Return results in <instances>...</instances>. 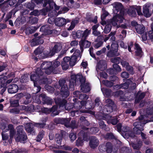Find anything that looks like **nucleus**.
<instances>
[{
	"label": "nucleus",
	"instance_id": "nucleus-1",
	"mask_svg": "<svg viewBox=\"0 0 153 153\" xmlns=\"http://www.w3.org/2000/svg\"><path fill=\"white\" fill-rule=\"evenodd\" d=\"M23 126H19L17 127V133L15 140L17 141L24 143L25 141L27 139V137L25 133L23 131Z\"/></svg>",
	"mask_w": 153,
	"mask_h": 153
},
{
	"label": "nucleus",
	"instance_id": "nucleus-2",
	"mask_svg": "<svg viewBox=\"0 0 153 153\" xmlns=\"http://www.w3.org/2000/svg\"><path fill=\"white\" fill-rule=\"evenodd\" d=\"M43 74V72H42L39 68H37V71L34 74H32L30 76V79L32 81L34 82L38 81L40 79V76H42ZM34 83V89H36L37 91L36 93H37L41 89V87L40 86H37L36 85V83L35 82Z\"/></svg>",
	"mask_w": 153,
	"mask_h": 153
},
{
	"label": "nucleus",
	"instance_id": "nucleus-3",
	"mask_svg": "<svg viewBox=\"0 0 153 153\" xmlns=\"http://www.w3.org/2000/svg\"><path fill=\"white\" fill-rule=\"evenodd\" d=\"M71 79L70 82V87L71 88V90H74V85L76 82H84L85 81V78L82 79V75L81 74L73 75L71 76Z\"/></svg>",
	"mask_w": 153,
	"mask_h": 153
},
{
	"label": "nucleus",
	"instance_id": "nucleus-4",
	"mask_svg": "<svg viewBox=\"0 0 153 153\" xmlns=\"http://www.w3.org/2000/svg\"><path fill=\"white\" fill-rule=\"evenodd\" d=\"M59 84L61 87V94L64 97H66L69 95L68 91V88L65 80H60L59 81Z\"/></svg>",
	"mask_w": 153,
	"mask_h": 153
},
{
	"label": "nucleus",
	"instance_id": "nucleus-5",
	"mask_svg": "<svg viewBox=\"0 0 153 153\" xmlns=\"http://www.w3.org/2000/svg\"><path fill=\"white\" fill-rule=\"evenodd\" d=\"M55 102L56 103L59 104V107L62 109H65L66 110H69L73 107L74 105L72 104L67 103L65 100H63L59 102V100H58V99H55Z\"/></svg>",
	"mask_w": 153,
	"mask_h": 153
},
{
	"label": "nucleus",
	"instance_id": "nucleus-6",
	"mask_svg": "<svg viewBox=\"0 0 153 153\" xmlns=\"http://www.w3.org/2000/svg\"><path fill=\"white\" fill-rule=\"evenodd\" d=\"M52 63L50 62H44L41 64V68L42 70H45V72L48 74H49L52 72L55 73L52 70Z\"/></svg>",
	"mask_w": 153,
	"mask_h": 153
},
{
	"label": "nucleus",
	"instance_id": "nucleus-7",
	"mask_svg": "<svg viewBox=\"0 0 153 153\" xmlns=\"http://www.w3.org/2000/svg\"><path fill=\"white\" fill-rule=\"evenodd\" d=\"M123 16L117 15L113 17L111 20V23L113 26L118 28L120 27V24L123 22Z\"/></svg>",
	"mask_w": 153,
	"mask_h": 153
},
{
	"label": "nucleus",
	"instance_id": "nucleus-8",
	"mask_svg": "<svg viewBox=\"0 0 153 153\" xmlns=\"http://www.w3.org/2000/svg\"><path fill=\"white\" fill-rule=\"evenodd\" d=\"M143 115H141L138 118V120L139 121H136L134 123L133 126H134V127L133 128V130L135 132L137 131V129L140 130V128L141 127H143L142 125H144L146 123L149 122V121H146V122H145L143 120Z\"/></svg>",
	"mask_w": 153,
	"mask_h": 153
},
{
	"label": "nucleus",
	"instance_id": "nucleus-9",
	"mask_svg": "<svg viewBox=\"0 0 153 153\" xmlns=\"http://www.w3.org/2000/svg\"><path fill=\"white\" fill-rule=\"evenodd\" d=\"M135 10L137 11L138 15H143V14L141 12V8L140 6H135L131 7L129 10L128 13L132 16H134L136 15Z\"/></svg>",
	"mask_w": 153,
	"mask_h": 153
},
{
	"label": "nucleus",
	"instance_id": "nucleus-10",
	"mask_svg": "<svg viewBox=\"0 0 153 153\" xmlns=\"http://www.w3.org/2000/svg\"><path fill=\"white\" fill-rule=\"evenodd\" d=\"M59 120L61 123L64 124L67 127H71L73 128L76 127L75 121L74 120L71 121V124L69 123V120L68 119L62 118L60 119Z\"/></svg>",
	"mask_w": 153,
	"mask_h": 153
},
{
	"label": "nucleus",
	"instance_id": "nucleus-11",
	"mask_svg": "<svg viewBox=\"0 0 153 153\" xmlns=\"http://www.w3.org/2000/svg\"><path fill=\"white\" fill-rule=\"evenodd\" d=\"M91 30L86 29L84 31L78 30L76 33V36L78 38L82 37V39H85L88 35L90 33Z\"/></svg>",
	"mask_w": 153,
	"mask_h": 153
},
{
	"label": "nucleus",
	"instance_id": "nucleus-12",
	"mask_svg": "<svg viewBox=\"0 0 153 153\" xmlns=\"http://www.w3.org/2000/svg\"><path fill=\"white\" fill-rule=\"evenodd\" d=\"M106 102L108 104L105 106L107 112L111 113L113 110L114 108L115 107V105L113 102L110 99H108L106 100Z\"/></svg>",
	"mask_w": 153,
	"mask_h": 153
},
{
	"label": "nucleus",
	"instance_id": "nucleus-13",
	"mask_svg": "<svg viewBox=\"0 0 153 153\" xmlns=\"http://www.w3.org/2000/svg\"><path fill=\"white\" fill-rule=\"evenodd\" d=\"M99 142L98 140L94 137H91L89 141V146L92 148H94L97 147L99 145Z\"/></svg>",
	"mask_w": 153,
	"mask_h": 153
},
{
	"label": "nucleus",
	"instance_id": "nucleus-14",
	"mask_svg": "<svg viewBox=\"0 0 153 153\" xmlns=\"http://www.w3.org/2000/svg\"><path fill=\"white\" fill-rule=\"evenodd\" d=\"M42 36L40 37L39 36L33 39L30 42V45L32 46H34L39 44H41L43 43V40L40 39L42 37Z\"/></svg>",
	"mask_w": 153,
	"mask_h": 153
},
{
	"label": "nucleus",
	"instance_id": "nucleus-15",
	"mask_svg": "<svg viewBox=\"0 0 153 153\" xmlns=\"http://www.w3.org/2000/svg\"><path fill=\"white\" fill-rule=\"evenodd\" d=\"M69 60V57L67 56L64 58L61 64V65L63 70H65L68 68Z\"/></svg>",
	"mask_w": 153,
	"mask_h": 153
},
{
	"label": "nucleus",
	"instance_id": "nucleus-16",
	"mask_svg": "<svg viewBox=\"0 0 153 153\" xmlns=\"http://www.w3.org/2000/svg\"><path fill=\"white\" fill-rule=\"evenodd\" d=\"M149 4H146L143 6V12L144 16L146 17H150L151 15V13L149 11Z\"/></svg>",
	"mask_w": 153,
	"mask_h": 153
},
{
	"label": "nucleus",
	"instance_id": "nucleus-17",
	"mask_svg": "<svg viewBox=\"0 0 153 153\" xmlns=\"http://www.w3.org/2000/svg\"><path fill=\"white\" fill-rule=\"evenodd\" d=\"M55 25L58 26H61L66 23V20L62 18H57L54 20Z\"/></svg>",
	"mask_w": 153,
	"mask_h": 153
},
{
	"label": "nucleus",
	"instance_id": "nucleus-18",
	"mask_svg": "<svg viewBox=\"0 0 153 153\" xmlns=\"http://www.w3.org/2000/svg\"><path fill=\"white\" fill-rule=\"evenodd\" d=\"M61 46L59 45H55L49 53L47 54V56H52L56 53L59 51L61 49Z\"/></svg>",
	"mask_w": 153,
	"mask_h": 153
},
{
	"label": "nucleus",
	"instance_id": "nucleus-19",
	"mask_svg": "<svg viewBox=\"0 0 153 153\" xmlns=\"http://www.w3.org/2000/svg\"><path fill=\"white\" fill-rule=\"evenodd\" d=\"M18 86L16 84H13L9 86L8 91L9 93L14 94L16 93L18 91Z\"/></svg>",
	"mask_w": 153,
	"mask_h": 153
},
{
	"label": "nucleus",
	"instance_id": "nucleus-20",
	"mask_svg": "<svg viewBox=\"0 0 153 153\" xmlns=\"http://www.w3.org/2000/svg\"><path fill=\"white\" fill-rule=\"evenodd\" d=\"M131 82V80H127V82L123 84H121L120 85H116L114 86V87L115 88L117 89H119L121 88L127 89L128 88L129 86L128 83H130Z\"/></svg>",
	"mask_w": 153,
	"mask_h": 153
},
{
	"label": "nucleus",
	"instance_id": "nucleus-21",
	"mask_svg": "<svg viewBox=\"0 0 153 153\" xmlns=\"http://www.w3.org/2000/svg\"><path fill=\"white\" fill-rule=\"evenodd\" d=\"M106 63L105 61L102 60L98 63L97 67L98 69L103 71L106 68Z\"/></svg>",
	"mask_w": 153,
	"mask_h": 153
},
{
	"label": "nucleus",
	"instance_id": "nucleus-22",
	"mask_svg": "<svg viewBox=\"0 0 153 153\" xmlns=\"http://www.w3.org/2000/svg\"><path fill=\"white\" fill-rule=\"evenodd\" d=\"M135 28L137 32L139 34H142L144 32L145 27L143 25H137Z\"/></svg>",
	"mask_w": 153,
	"mask_h": 153
},
{
	"label": "nucleus",
	"instance_id": "nucleus-23",
	"mask_svg": "<svg viewBox=\"0 0 153 153\" xmlns=\"http://www.w3.org/2000/svg\"><path fill=\"white\" fill-rule=\"evenodd\" d=\"M79 45L80 47H83L85 48L89 47L91 45V42L89 41L82 39L80 42Z\"/></svg>",
	"mask_w": 153,
	"mask_h": 153
},
{
	"label": "nucleus",
	"instance_id": "nucleus-24",
	"mask_svg": "<svg viewBox=\"0 0 153 153\" xmlns=\"http://www.w3.org/2000/svg\"><path fill=\"white\" fill-rule=\"evenodd\" d=\"M135 49L136 50L135 51L136 55L141 56L142 55V52L141 48L139 45L136 43L135 44Z\"/></svg>",
	"mask_w": 153,
	"mask_h": 153
},
{
	"label": "nucleus",
	"instance_id": "nucleus-25",
	"mask_svg": "<svg viewBox=\"0 0 153 153\" xmlns=\"http://www.w3.org/2000/svg\"><path fill=\"white\" fill-rule=\"evenodd\" d=\"M143 130L144 129L143 127H141L140 128V130L137 129V131H136L135 133L137 134H140L142 139H146L147 138L146 135L142 132V131H143Z\"/></svg>",
	"mask_w": 153,
	"mask_h": 153
},
{
	"label": "nucleus",
	"instance_id": "nucleus-26",
	"mask_svg": "<svg viewBox=\"0 0 153 153\" xmlns=\"http://www.w3.org/2000/svg\"><path fill=\"white\" fill-rule=\"evenodd\" d=\"M77 58L76 56H72L71 58L70 57L69 63L71 66H74L76 63Z\"/></svg>",
	"mask_w": 153,
	"mask_h": 153
},
{
	"label": "nucleus",
	"instance_id": "nucleus-27",
	"mask_svg": "<svg viewBox=\"0 0 153 153\" xmlns=\"http://www.w3.org/2000/svg\"><path fill=\"white\" fill-rule=\"evenodd\" d=\"M106 118L113 125H116L117 122V120L116 117L112 118L109 115L106 116Z\"/></svg>",
	"mask_w": 153,
	"mask_h": 153
},
{
	"label": "nucleus",
	"instance_id": "nucleus-28",
	"mask_svg": "<svg viewBox=\"0 0 153 153\" xmlns=\"http://www.w3.org/2000/svg\"><path fill=\"white\" fill-rule=\"evenodd\" d=\"M33 125L31 123L27 124L25 126L26 130L28 132H31L33 131Z\"/></svg>",
	"mask_w": 153,
	"mask_h": 153
},
{
	"label": "nucleus",
	"instance_id": "nucleus-29",
	"mask_svg": "<svg viewBox=\"0 0 153 153\" xmlns=\"http://www.w3.org/2000/svg\"><path fill=\"white\" fill-rule=\"evenodd\" d=\"M118 45L117 43L116 42L112 43L111 45V51H114V52H117L118 50Z\"/></svg>",
	"mask_w": 153,
	"mask_h": 153
},
{
	"label": "nucleus",
	"instance_id": "nucleus-30",
	"mask_svg": "<svg viewBox=\"0 0 153 153\" xmlns=\"http://www.w3.org/2000/svg\"><path fill=\"white\" fill-rule=\"evenodd\" d=\"M62 134H56V135L55 140L57 143L60 144L62 140Z\"/></svg>",
	"mask_w": 153,
	"mask_h": 153
},
{
	"label": "nucleus",
	"instance_id": "nucleus-31",
	"mask_svg": "<svg viewBox=\"0 0 153 153\" xmlns=\"http://www.w3.org/2000/svg\"><path fill=\"white\" fill-rule=\"evenodd\" d=\"M106 151L108 153H110L112 152V146L111 143L108 142L106 143L105 146Z\"/></svg>",
	"mask_w": 153,
	"mask_h": 153
},
{
	"label": "nucleus",
	"instance_id": "nucleus-32",
	"mask_svg": "<svg viewBox=\"0 0 153 153\" xmlns=\"http://www.w3.org/2000/svg\"><path fill=\"white\" fill-rule=\"evenodd\" d=\"M85 140V139L84 138L82 139L81 137H79L76 141V145L77 146H82L83 145L84 143L83 140Z\"/></svg>",
	"mask_w": 153,
	"mask_h": 153
},
{
	"label": "nucleus",
	"instance_id": "nucleus-33",
	"mask_svg": "<svg viewBox=\"0 0 153 153\" xmlns=\"http://www.w3.org/2000/svg\"><path fill=\"white\" fill-rule=\"evenodd\" d=\"M48 27L49 26L48 25H45L42 27L40 30L42 32L48 33L49 32H51V31L49 30V27Z\"/></svg>",
	"mask_w": 153,
	"mask_h": 153
},
{
	"label": "nucleus",
	"instance_id": "nucleus-34",
	"mask_svg": "<svg viewBox=\"0 0 153 153\" xmlns=\"http://www.w3.org/2000/svg\"><path fill=\"white\" fill-rule=\"evenodd\" d=\"M57 107L56 106H53L50 110L49 109L47 108H44V110L45 111V112L46 113H49V111L52 112L53 113H54L57 110Z\"/></svg>",
	"mask_w": 153,
	"mask_h": 153
},
{
	"label": "nucleus",
	"instance_id": "nucleus-35",
	"mask_svg": "<svg viewBox=\"0 0 153 153\" xmlns=\"http://www.w3.org/2000/svg\"><path fill=\"white\" fill-rule=\"evenodd\" d=\"M142 145V142L140 141L137 143H133L132 144V146L134 149L138 150L141 147Z\"/></svg>",
	"mask_w": 153,
	"mask_h": 153
},
{
	"label": "nucleus",
	"instance_id": "nucleus-36",
	"mask_svg": "<svg viewBox=\"0 0 153 153\" xmlns=\"http://www.w3.org/2000/svg\"><path fill=\"white\" fill-rule=\"evenodd\" d=\"M8 128L10 130V137L11 138H12L13 137L14 133V130L13 128V126L12 125H9L8 126Z\"/></svg>",
	"mask_w": 153,
	"mask_h": 153
},
{
	"label": "nucleus",
	"instance_id": "nucleus-37",
	"mask_svg": "<svg viewBox=\"0 0 153 153\" xmlns=\"http://www.w3.org/2000/svg\"><path fill=\"white\" fill-rule=\"evenodd\" d=\"M8 7V3L7 2H5L4 3L0 4V8L3 11H4L6 10Z\"/></svg>",
	"mask_w": 153,
	"mask_h": 153
},
{
	"label": "nucleus",
	"instance_id": "nucleus-38",
	"mask_svg": "<svg viewBox=\"0 0 153 153\" xmlns=\"http://www.w3.org/2000/svg\"><path fill=\"white\" fill-rule=\"evenodd\" d=\"M101 89L104 95L108 96L110 94L111 91L105 88H101Z\"/></svg>",
	"mask_w": 153,
	"mask_h": 153
},
{
	"label": "nucleus",
	"instance_id": "nucleus-39",
	"mask_svg": "<svg viewBox=\"0 0 153 153\" xmlns=\"http://www.w3.org/2000/svg\"><path fill=\"white\" fill-rule=\"evenodd\" d=\"M81 90L83 92H87L90 91V88L89 85L82 86L81 87Z\"/></svg>",
	"mask_w": 153,
	"mask_h": 153
},
{
	"label": "nucleus",
	"instance_id": "nucleus-40",
	"mask_svg": "<svg viewBox=\"0 0 153 153\" xmlns=\"http://www.w3.org/2000/svg\"><path fill=\"white\" fill-rule=\"evenodd\" d=\"M25 98L26 100H25L23 102L24 104L27 105L30 103L31 101V98L30 95L29 94H28L25 97Z\"/></svg>",
	"mask_w": 153,
	"mask_h": 153
},
{
	"label": "nucleus",
	"instance_id": "nucleus-41",
	"mask_svg": "<svg viewBox=\"0 0 153 153\" xmlns=\"http://www.w3.org/2000/svg\"><path fill=\"white\" fill-rule=\"evenodd\" d=\"M78 21L77 20L75 19L73 20L71 23L70 27L68 29L69 30H71L73 29L74 27L76 24L77 23Z\"/></svg>",
	"mask_w": 153,
	"mask_h": 153
},
{
	"label": "nucleus",
	"instance_id": "nucleus-42",
	"mask_svg": "<svg viewBox=\"0 0 153 153\" xmlns=\"http://www.w3.org/2000/svg\"><path fill=\"white\" fill-rule=\"evenodd\" d=\"M120 58L119 57H116L112 58L111 59V62L115 64H118L120 63Z\"/></svg>",
	"mask_w": 153,
	"mask_h": 153
},
{
	"label": "nucleus",
	"instance_id": "nucleus-43",
	"mask_svg": "<svg viewBox=\"0 0 153 153\" xmlns=\"http://www.w3.org/2000/svg\"><path fill=\"white\" fill-rule=\"evenodd\" d=\"M43 50V48L40 46L34 51V53L36 55L40 54L42 52Z\"/></svg>",
	"mask_w": 153,
	"mask_h": 153
},
{
	"label": "nucleus",
	"instance_id": "nucleus-44",
	"mask_svg": "<svg viewBox=\"0 0 153 153\" xmlns=\"http://www.w3.org/2000/svg\"><path fill=\"white\" fill-rule=\"evenodd\" d=\"M102 83L106 86L108 87H111L113 85V83L110 81L107 80H105L102 81Z\"/></svg>",
	"mask_w": 153,
	"mask_h": 153
},
{
	"label": "nucleus",
	"instance_id": "nucleus-45",
	"mask_svg": "<svg viewBox=\"0 0 153 153\" xmlns=\"http://www.w3.org/2000/svg\"><path fill=\"white\" fill-rule=\"evenodd\" d=\"M60 65V63L59 62L57 61V60L53 62L52 65V69H53V68H55L58 66H59ZM53 71V70H52Z\"/></svg>",
	"mask_w": 153,
	"mask_h": 153
},
{
	"label": "nucleus",
	"instance_id": "nucleus-46",
	"mask_svg": "<svg viewBox=\"0 0 153 153\" xmlns=\"http://www.w3.org/2000/svg\"><path fill=\"white\" fill-rule=\"evenodd\" d=\"M111 26L110 25H106L104 30V33H108L111 30Z\"/></svg>",
	"mask_w": 153,
	"mask_h": 153
},
{
	"label": "nucleus",
	"instance_id": "nucleus-47",
	"mask_svg": "<svg viewBox=\"0 0 153 153\" xmlns=\"http://www.w3.org/2000/svg\"><path fill=\"white\" fill-rule=\"evenodd\" d=\"M73 56H76L77 58L78 57H79L80 58L81 55L80 54V51L79 50H75Z\"/></svg>",
	"mask_w": 153,
	"mask_h": 153
},
{
	"label": "nucleus",
	"instance_id": "nucleus-48",
	"mask_svg": "<svg viewBox=\"0 0 153 153\" xmlns=\"http://www.w3.org/2000/svg\"><path fill=\"white\" fill-rule=\"evenodd\" d=\"M133 44L131 42H129L128 44V50L130 52H131L133 51Z\"/></svg>",
	"mask_w": 153,
	"mask_h": 153
},
{
	"label": "nucleus",
	"instance_id": "nucleus-49",
	"mask_svg": "<svg viewBox=\"0 0 153 153\" xmlns=\"http://www.w3.org/2000/svg\"><path fill=\"white\" fill-rule=\"evenodd\" d=\"M44 135V132H40L37 136V141H40L43 138Z\"/></svg>",
	"mask_w": 153,
	"mask_h": 153
},
{
	"label": "nucleus",
	"instance_id": "nucleus-50",
	"mask_svg": "<svg viewBox=\"0 0 153 153\" xmlns=\"http://www.w3.org/2000/svg\"><path fill=\"white\" fill-rule=\"evenodd\" d=\"M69 137L71 141H73L76 139V137L75 134L74 133H71L69 135Z\"/></svg>",
	"mask_w": 153,
	"mask_h": 153
},
{
	"label": "nucleus",
	"instance_id": "nucleus-51",
	"mask_svg": "<svg viewBox=\"0 0 153 153\" xmlns=\"http://www.w3.org/2000/svg\"><path fill=\"white\" fill-rule=\"evenodd\" d=\"M113 67L115 70L118 72H120L121 71V68L117 64L113 65Z\"/></svg>",
	"mask_w": 153,
	"mask_h": 153
},
{
	"label": "nucleus",
	"instance_id": "nucleus-52",
	"mask_svg": "<svg viewBox=\"0 0 153 153\" xmlns=\"http://www.w3.org/2000/svg\"><path fill=\"white\" fill-rule=\"evenodd\" d=\"M11 104V105L13 107H16L19 105L18 101L17 100H15L12 101Z\"/></svg>",
	"mask_w": 153,
	"mask_h": 153
},
{
	"label": "nucleus",
	"instance_id": "nucleus-53",
	"mask_svg": "<svg viewBox=\"0 0 153 153\" xmlns=\"http://www.w3.org/2000/svg\"><path fill=\"white\" fill-rule=\"evenodd\" d=\"M5 131L3 130V132L2 134V139L4 140H5L7 139L8 138V135L6 134L5 133Z\"/></svg>",
	"mask_w": 153,
	"mask_h": 153
},
{
	"label": "nucleus",
	"instance_id": "nucleus-54",
	"mask_svg": "<svg viewBox=\"0 0 153 153\" xmlns=\"http://www.w3.org/2000/svg\"><path fill=\"white\" fill-rule=\"evenodd\" d=\"M117 52H114L113 51H111V49L110 51L108 52L107 53V56L109 57L113 56L115 54V53Z\"/></svg>",
	"mask_w": 153,
	"mask_h": 153
},
{
	"label": "nucleus",
	"instance_id": "nucleus-55",
	"mask_svg": "<svg viewBox=\"0 0 153 153\" xmlns=\"http://www.w3.org/2000/svg\"><path fill=\"white\" fill-rule=\"evenodd\" d=\"M79 98L81 99L86 100L88 98V97L84 94H80Z\"/></svg>",
	"mask_w": 153,
	"mask_h": 153
},
{
	"label": "nucleus",
	"instance_id": "nucleus-56",
	"mask_svg": "<svg viewBox=\"0 0 153 153\" xmlns=\"http://www.w3.org/2000/svg\"><path fill=\"white\" fill-rule=\"evenodd\" d=\"M121 76L123 78H127L128 77V74L126 72H123L121 74Z\"/></svg>",
	"mask_w": 153,
	"mask_h": 153
},
{
	"label": "nucleus",
	"instance_id": "nucleus-57",
	"mask_svg": "<svg viewBox=\"0 0 153 153\" xmlns=\"http://www.w3.org/2000/svg\"><path fill=\"white\" fill-rule=\"evenodd\" d=\"M105 51L106 48H103L102 50L98 51L96 53V54L97 55H100L102 53H104Z\"/></svg>",
	"mask_w": 153,
	"mask_h": 153
},
{
	"label": "nucleus",
	"instance_id": "nucleus-58",
	"mask_svg": "<svg viewBox=\"0 0 153 153\" xmlns=\"http://www.w3.org/2000/svg\"><path fill=\"white\" fill-rule=\"evenodd\" d=\"M99 123L100 126L101 128H104L105 127V125L104 124V122L102 120H99Z\"/></svg>",
	"mask_w": 153,
	"mask_h": 153
},
{
	"label": "nucleus",
	"instance_id": "nucleus-59",
	"mask_svg": "<svg viewBox=\"0 0 153 153\" xmlns=\"http://www.w3.org/2000/svg\"><path fill=\"white\" fill-rule=\"evenodd\" d=\"M125 67L127 71H130L131 73L133 74L132 71L133 69L132 67L128 65V66H126Z\"/></svg>",
	"mask_w": 153,
	"mask_h": 153
},
{
	"label": "nucleus",
	"instance_id": "nucleus-60",
	"mask_svg": "<svg viewBox=\"0 0 153 153\" xmlns=\"http://www.w3.org/2000/svg\"><path fill=\"white\" fill-rule=\"evenodd\" d=\"M149 36L152 41H153V30L149 32Z\"/></svg>",
	"mask_w": 153,
	"mask_h": 153
},
{
	"label": "nucleus",
	"instance_id": "nucleus-61",
	"mask_svg": "<svg viewBox=\"0 0 153 153\" xmlns=\"http://www.w3.org/2000/svg\"><path fill=\"white\" fill-rule=\"evenodd\" d=\"M34 4L33 3L29 4L28 5V8L30 10H32L34 9Z\"/></svg>",
	"mask_w": 153,
	"mask_h": 153
},
{
	"label": "nucleus",
	"instance_id": "nucleus-62",
	"mask_svg": "<svg viewBox=\"0 0 153 153\" xmlns=\"http://www.w3.org/2000/svg\"><path fill=\"white\" fill-rule=\"evenodd\" d=\"M78 44V42L76 40L72 41L70 43L71 46H76Z\"/></svg>",
	"mask_w": 153,
	"mask_h": 153
},
{
	"label": "nucleus",
	"instance_id": "nucleus-63",
	"mask_svg": "<svg viewBox=\"0 0 153 153\" xmlns=\"http://www.w3.org/2000/svg\"><path fill=\"white\" fill-rule=\"evenodd\" d=\"M108 13L107 12H105L103 13L101 16V18L102 20L104 19V18L108 15Z\"/></svg>",
	"mask_w": 153,
	"mask_h": 153
},
{
	"label": "nucleus",
	"instance_id": "nucleus-64",
	"mask_svg": "<svg viewBox=\"0 0 153 153\" xmlns=\"http://www.w3.org/2000/svg\"><path fill=\"white\" fill-rule=\"evenodd\" d=\"M39 13L38 11L37 10H34L33 12H31L30 14L32 15H34L35 16H37L39 15Z\"/></svg>",
	"mask_w": 153,
	"mask_h": 153
}]
</instances>
